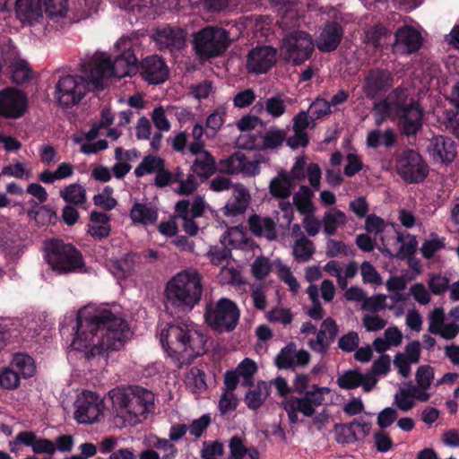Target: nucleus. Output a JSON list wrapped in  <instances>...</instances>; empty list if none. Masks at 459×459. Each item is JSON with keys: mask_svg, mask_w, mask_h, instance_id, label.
Wrapping results in <instances>:
<instances>
[{"mask_svg": "<svg viewBox=\"0 0 459 459\" xmlns=\"http://www.w3.org/2000/svg\"><path fill=\"white\" fill-rule=\"evenodd\" d=\"M59 331L62 336L74 335L73 349L84 351L91 359L107 351L120 350L128 338L129 325L108 309L93 314L80 310L75 316H65Z\"/></svg>", "mask_w": 459, "mask_h": 459, "instance_id": "f257e3e1", "label": "nucleus"}, {"mask_svg": "<svg viewBox=\"0 0 459 459\" xmlns=\"http://www.w3.org/2000/svg\"><path fill=\"white\" fill-rule=\"evenodd\" d=\"M373 109L381 116V120L386 117L396 120L401 134L408 137L415 136L422 128V107L401 86L392 90L384 100L376 102Z\"/></svg>", "mask_w": 459, "mask_h": 459, "instance_id": "f03ea898", "label": "nucleus"}, {"mask_svg": "<svg viewBox=\"0 0 459 459\" xmlns=\"http://www.w3.org/2000/svg\"><path fill=\"white\" fill-rule=\"evenodd\" d=\"M116 48L118 51L116 56V65L125 66L123 75L132 77L139 73L145 82L153 85L161 84L168 80L169 68L163 57L151 55L138 62L134 43L130 39H120Z\"/></svg>", "mask_w": 459, "mask_h": 459, "instance_id": "7ed1b4c3", "label": "nucleus"}, {"mask_svg": "<svg viewBox=\"0 0 459 459\" xmlns=\"http://www.w3.org/2000/svg\"><path fill=\"white\" fill-rule=\"evenodd\" d=\"M202 276L196 270H185L173 276L165 287L164 305L169 314H186L200 302Z\"/></svg>", "mask_w": 459, "mask_h": 459, "instance_id": "20e7f679", "label": "nucleus"}, {"mask_svg": "<svg viewBox=\"0 0 459 459\" xmlns=\"http://www.w3.org/2000/svg\"><path fill=\"white\" fill-rule=\"evenodd\" d=\"M160 341L171 357L183 352L197 357L205 352L206 337L189 320L177 319L168 323L160 332Z\"/></svg>", "mask_w": 459, "mask_h": 459, "instance_id": "39448f33", "label": "nucleus"}, {"mask_svg": "<svg viewBox=\"0 0 459 459\" xmlns=\"http://www.w3.org/2000/svg\"><path fill=\"white\" fill-rule=\"evenodd\" d=\"M118 413L126 417L130 425L140 423L154 409V394L140 385L117 387L109 392Z\"/></svg>", "mask_w": 459, "mask_h": 459, "instance_id": "423d86ee", "label": "nucleus"}, {"mask_svg": "<svg viewBox=\"0 0 459 459\" xmlns=\"http://www.w3.org/2000/svg\"><path fill=\"white\" fill-rule=\"evenodd\" d=\"M45 259L59 274L76 273L85 266L82 253L62 239L52 238L46 243Z\"/></svg>", "mask_w": 459, "mask_h": 459, "instance_id": "0eeeda50", "label": "nucleus"}, {"mask_svg": "<svg viewBox=\"0 0 459 459\" xmlns=\"http://www.w3.org/2000/svg\"><path fill=\"white\" fill-rule=\"evenodd\" d=\"M204 317L212 331L218 333H231L238 325L240 310L233 300L221 298L215 303L206 304Z\"/></svg>", "mask_w": 459, "mask_h": 459, "instance_id": "6e6552de", "label": "nucleus"}, {"mask_svg": "<svg viewBox=\"0 0 459 459\" xmlns=\"http://www.w3.org/2000/svg\"><path fill=\"white\" fill-rule=\"evenodd\" d=\"M397 174L407 184H419L429 176V166L415 150L405 149L395 156Z\"/></svg>", "mask_w": 459, "mask_h": 459, "instance_id": "1a4fd4ad", "label": "nucleus"}, {"mask_svg": "<svg viewBox=\"0 0 459 459\" xmlns=\"http://www.w3.org/2000/svg\"><path fill=\"white\" fill-rule=\"evenodd\" d=\"M228 32L218 27H205L195 35L194 47L201 57H215L228 48Z\"/></svg>", "mask_w": 459, "mask_h": 459, "instance_id": "9d476101", "label": "nucleus"}, {"mask_svg": "<svg viewBox=\"0 0 459 459\" xmlns=\"http://www.w3.org/2000/svg\"><path fill=\"white\" fill-rule=\"evenodd\" d=\"M284 58L294 65H299L308 60L315 49L312 36L303 30H293L282 40Z\"/></svg>", "mask_w": 459, "mask_h": 459, "instance_id": "9b49d317", "label": "nucleus"}, {"mask_svg": "<svg viewBox=\"0 0 459 459\" xmlns=\"http://www.w3.org/2000/svg\"><path fill=\"white\" fill-rule=\"evenodd\" d=\"M89 91V83L81 75L61 76L56 84L55 97L60 106L70 108L78 104Z\"/></svg>", "mask_w": 459, "mask_h": 459, "instance_id": "f8f14e48", "label": "nucleus"}, {"mask_svg": "<svg viewBox=\"0 0 459 459\" xmlns=\"http://www.w3.org/2000/svg\"><path fill=\"white\" fill-rule=\"evenodd\" d=\"M124 70L125 66H117L116 59L112 63L108 56H103L94 63H84L82 65V71L85 74L89 88L92 86L96 90H102L104 88L103 80L108 75L125 77L126 75L122 74Z\"/></svg>", "mask_w": 459, "mask_h": 459, "instance_id": "ddd939ff", "label": "nucleus"}, {"mask_svg": "<svg viewBox=\"0 0 459 459\" xmlns=\"http://www.w3.org/2000/svg\"><path fill=\"white\" fill-rule=\"evenodd\" d=\"M28 110L26 94L15 87L0 90V117L6 119H17Z\"/></svg>", "mask_w": 459, "mask_h": 459, "instance_id": "4468645a", "label": "nucleus"}, {"mask_svg": "<svg viewBox=\"0 0 459 459\" xmlns=\"http://www.w3.org/2000/svg\"><path fill=\"white\" fill-rule=\"evenodd\" d=\"M394 84V75L386 68L374 67L364 78L362 91L368 100H375L387 92Z\"/></svg>", "mask_w": 459, "mask_h": 459, "instance_id": "2eb2a0df", "label": "nucleus"}, {"mask_svg": "<svg viewBox=\"0 0 459 459\" xmlns=\"http://www.w3.org/2000/svg\"><path fill=\"white\" fill-rule=\"evenodd\" d=\"M74 419L79 423H93L102 413V400L91 391H83L74 403Z\"/></svg>", "mask_w": 459, "mask_h": 459, "instance_id": "dca6fc26", "label": "nucleus"}, {"mask_svg": "<svg viewBox=\"0 0 459 459\" xmlns=\"http://www.w3.org/2000/svg\"><path fill=\"white\" fill-rule=\"evenodd\" d=\"M186 37V31L182 28L167 25L157 28L152 39L160 51L173 54L185 48Z\"/></svg>", "mask_w": 459, "mask_h": 459, "instance_id": "f3484780", "label": "nucleus"}, {"mask_svg": "<svg viewBox=\"0 0 459 459\" xmlns=\"http://www.w3.org/2000/svg\"><path fill=\"white\" fill-rule=\"evenodd\" d=\"M20 446L31 447L35 455L47 454L53 455L56 451L54 441L38 437L35 432L30 430L19 432L15 437L9 442V447L12 453H17L20 450Z\"/></svg>", "mask_w": 459, "mask_h": 459, "instance_id": "a211bd4d", "label": "nucleus"}, {"mask_svg": "<svg viewBox=\"0 0 459 459\" xmlns=\"http://www.w3.org/2000/svg\"><path fill=\"white\" fill-rule=\"evenodd\" d=\"M277 52L270 46H257L247 56V69L250 74L267 73L276 63Z\"/></svg>", "mask_w": 459, "mask_h": 459, "instance_id": "6ab92c4d", "label": "nucleus"}, {"mask_svg": "<svg viewBox=\"0 0 459 459\" xmlns=\"http://www.w3.org/2000/svg\"><path fill=\"white\" fill-rule=\"evenodd\" d=\"M343 35L344 30L338 22L328 21L325 23L314 43L321 53L333 52L340 46Z\"/></svg>", "mask_w": 459, "mask_h": 459, "instance_id": "aec40b11", "label": "nucleus"}, {"mask_svg": "<svg viewBox=\"0 0 459 459\" xmlns=\"http://www.w3.org/2000/svg\"><path fill=\"white\" fill-rule=\"evenodd\" d=\"M310 361V354L305 350L296 351V344L290 342L274 359V364L279 369H294L297 366L305 367Z\"/></svg>", "mask_w": 459, "mask_h": 459, "instance_id": "412c9836", "label": "nucleus"}, {"mask_svg": "<svg viewBox=\"0 0 459 459\" xmlns=\"http://www.w3.org/2000/svg\"><path fill=\"white\" fill-rule=\"evenodd\" d=\"M394 48L403 53L417 52L422 46V37L420 31L410 25H404L395 31Z\"/></svg>", "mask_w": 459, "mask_h": 459, "instance_id": "4be33fe9", "label": "nucleus"}, {"mask_svg": "<svg viewBox=\"0 0 459 459\" xmlns=\"http://www.w3.org/2000/svg\"><path fill=\"white\" fill-rule=\"evenodd\" d=\"M429 151L435 160H440L446 164L453 162L457 154L455 142L443 135L431 140Z\"/></svg>", "mask_w": 459, "mask_h": 459, "instance_id": "5701e85b", "label": "nucleus"}, {"mask_svg": "<svg viewBox=\"0 0 459 459\" xmlns=\"http://www.w3.org/2000/svg\"><path fill=\"white\" fill-rule=\"evenodd\" d=\"M250 194L247 188L241 184L233 186L232 197L225 205L224 214L227 216H238L244 213L250 202Z\"/></svg>", "mask_w": 459, "mask_h": 459, "instance_id": "b1692460", "label": "nucleus"}, {"mask_svg": "<svg viewBox=\"0 0 459 459\" xmlns=\"http://www.w3.org/2000/svg\"><path fill=\"white\" fill-rule=\"evenodd\" d=\"M141 263V255L134 252H129L119 260L110 264L111 273L118 280H124L130 276Z\"/></svg>", "mask_w": 459, "mask_h": 459, "instance_id": "393cba45", "label": "nucleus"}, {"mask_svg": "<svg viewBox=\"0 0 459 459\" xmlns=\"http://www.w3.org/2000/svg\"><path fill=\"white\" fill-rule=\"evenodd\" d=\"M15 10L19 19L32 23L42 18V0H16Z\"/></svg>", "mask_w": 459, "mask_h": 459, "instance_id": "a878e982", "label": "nucleus"}, {"mask_svg": "<svg viewBox=\"0 0 459 459\" xmlns=\"http://www.w3.org/2000/svg\"><path fill=\"white\" fill-rule=\"evenodd\" d=\"M191 170L201 181L207 180L217 171L216 160L209 152H203L194 160Z\"/></svg>", "mask_w": 459, "mask_h": 459, "instance_id": "bb28decb", "label": "nucleus"}, {"mask_svg": "<svg viewBox=\"0 0 459 459\" xmlns=\"http://www.w3.org/2000/svg\"><path fill=\"white\" fill-rule=\"evenodd\" d=\"M130 218L135 224L152 225L158 220V211L151 204L134 203L130 210Z\"/></svg>", "mask_w": 459, "mask_h": 459, "instance_id": "cd10ccee", "label": "nucleus"}, {"mask_svg": "<svg viewBox=\"0 0 459 459\" xmlns=\"http://www.w3.org/2000/svg\"><path fill=\"white\" fill-rule=\"evenodd\" d=\"M292 187L290 176L284 170H281L277 177L270 181L269 192L273 197L284 200L291 195Z\"/></svg>", "mask_w": 459, "mask_h": 459, "instance_id": "c85d7f7f", "label": "nucleus"}, {"mask_svg": "<svg viewBox=\"0 0 459 459\" xmlns=\"http://www.w3.org/2000/svg\"><path fill=\"white\" fill-rule=\"evenodd\" d=\"M269 395L267 384L261 381L254 389H249L245 395V403L251 410H257L262 406Z\"/></svg>", "mask_w": 459, "mask_h": 459, "instance_id": "c756f323", "label": "nucleus"}, {"mask_svg": "<svg viewBox=\"0 0 459 459\" xmlns=\"http://www.w3.org/2000/svg\"><path fill=\"white\" fill-rule=\"evenodd\" d=\"M314 194L307 186H300L299 191L293 195V204L299 212L304 215L312 214L314 212V205L312 198Z\"/></svg>", "mask_w": 459, "mask_h": 459, "instance_id": "7c9ffc66", "label": "nucleus"}, {"mask_svg": "<svg viewBox=\"0 0 459 459\" xmlns=\"http://www.w3.org/2000/svg\"><path fill=\"white\" fill-rule=\"evenodd\" d=\"M62 199L69 204L81 206L87 201L86 189L80 184H71L60 191Z\"/></svg>", "mask_w": 459, "mask_h": 459, "instance_id": "2f4dec72", "label": "nucleus"}, {"mask_svg": "<svg viewBox=\"0 0 459 459\" xmlns=\"http://www.w3.org/2000/svg\"><path fill=\"white\" fill-rule=\"evenodd\" d=\"M11 367L23 378L31 377L36 371L34 359L23 353H17L13 356Z\"/></svg>", "mask_w": 459, "mask_h": 459, "instance_id": "473e14b6", "label": "nucleus"}, {"mask_svg": "<svg viewBox=\"0 0 459 459\" xmlns=\"http://www.w3.org/2000/svg\"><path fill=\"white\" fill-rule=\"evenodd\" d=\"M11 80L16 84H22L30 81L31 69L29 64L23 59H15L9 65Z\"/></svg>", "mask_w": 459, "mask_h": 459, "instance_id": "72a5a7b5", "label": "nucleus"}, {"mask_svg": "<svg viewBox=\"0 0 459 459\" xmlns=\"http://www.w3.org/2000/svg\"><path fill=\"white\" fill-rule=\"evenodd\" d=\"M163 166H165V160L163 158L149 154L135 168L134 175L136 178H142L144 175L156 173Z\"/></svg>", "mask_w": 459, "mask_h": 459, "instance_id": "f704fd0d", "label": "nucleus"}, {"mask_svg": "<svg viewBox=\"0 0 459 459\" xmlns=\"http://www.w3.org/2000/svg\"><path fill=\"white\" fill-rule=\"evenodd\" d=\"M449 101L454 108L446 112V117L450 122L454 135L459 138V81L453 86Z\"/></svg>", "mask_w": 459, "mask_h": 459, "instance_id": "c9c22d12", "label": "nucleus"}, {"mask_svg": "<svg viewBox=\"0 0 459 459\" xmlns=\"http://www.w3.org/2000/svg\"><path fill=\"white\" fill-rule=\"evenodd\" d=\"M346 223V215L341 210L326 212L323 217L324 233L327 236H333L339 226Z\"/></svg>", "mask_w": 459, "mask_h": 459, "instance_id": "e433bc0d", "label": "nucleus"}, {"mask_svg": "<svg viewBox=\"0 0 459 459\" xmlns=\"http://www.w3.org/2000/svg\"><path fill=\"white\" fill-rule=\"evenodd\" d=\"M27 214L30 220H34L39 225H48L56 219V214L53 209L47 205L39 206L37 203H34Z\"/></svg>", "mask_w": 459, "mask_h": 459, "instance_id": "4c0bfd02", "label": "nucleus"}, {"mask_svg": "<svg viewBox=\"0 0 459 459\" xmlns=\"http://www.w3.org/2000/svg\"><path fill=\"white\" fill-rule=\"evenodd\" d=\"M315 253L314 243L305 235L295 241L293 255L298 262H307Z\"/></svg>", "mask_w": 459, "mask_h": 459, "instance_id": "58836bf2", "label": "nucleus"}, {"mask_svg": "<svg viewBox=\"0 0 459 459\" xmlns=\"http://www.w3.org/2000/svg\"><path fill=\"white\" fill-rule=\"evenodd\" d=\"M336 442L341 445L353 444L358 440L357 433L351 421L349 423H339L334 425Z\"/></svg>", "mask_w": 459, "mask_h": 459, "instance_id": "ea45409f", "label": "nucleus"}, {"mask_svg": "<svg viewBox=\"0 0 459 459\" xmlns=\"http://www.w3.org/2000/svg\"><path fill=\"white\" fill-rule=\"evenodd\" d=\"M227 117V108L224 106L216 108L206 118L205 126L207 132L215 135L223 126Z\"/></svg>", "mask_w": 459, "mask_h": 459, "instance_id": "a19ab883", "label": "nucleus"}, {"mask_svg": "<svg viewBox=\"0 0 459 459\" xmlns=\"http://www.w3.org/2000/svg\"><path fill=\"white\" fill-rule=\"evenodd\" d=\"M237 373L239 377H243L242 385L253 386V377L257 371V366L251 359H244L236 368Z\"/></svg>", "mask_w": 459, "mask_h": 459, "instance_id": "79ce46f5", "label": "nucleus"}, {"mask_svg": "<svg viewBox=\"0 0 459 459\" xmlns=\"http://www.w3.org/2000/svg\"><path fill=\"white\" fill-rule=\"evenodd\" d=\"M337 385L344 390L355 389L361 385V373L359 369H349L337 378Z\"/></svg>", "mask_w": 459, "mask_h": 459, "instance_id": "37998d69", "label": "nucleus"}, {"mask_svg": "<svg viewBox=\"0 0 459 459\" xmlns=\"http://www.w3.org/2000/svg\"><path fill=\"white\" fill-rule=\"evenodd\" d=\"M396 240L397 242L402 243V245L398 252L394 255L395 257L400 260H404L414 255L418 245L414 236H409V240L407 242H403V237L402 235H398ZM385 252H386L389 256H394V255L388 249H386Z\"/></svg>", "mask_w": 459, "mask_h": 459, "instance_id": "c03bdc74", "label": "nucleus"}, {"mask_svg": "<svg viewBox=\"0 0 459 459\" xmlns=\"http://www.w3.org/2000/svg\"><path fill=\"white\" fill-rule=\"evenodd\" d=\"M243 153L237 152L225 160L219 162V170L224 174H235L239 172V169L243 167Z\"/></svg>", "mask_w": 459, "mask_h": 459, "instance_id": "a18cd8bd", "label": "nucleus"}, {"mask_svg": "<svg viewBox=\"0 0 459 459\" xmlns=\"http://www.w3.org/2000/svg\"><path fill=\"white\" fill-rule=\"evenodd\" d=\"M13 323L10 319H0V351L11 342L13 339H17L20 333L12 328Z\"/></svg>", "mask_w": 459, "mask_h": 459, "instance_id": "49530a36", "label": "nucleus"}, {"mask_svg": "<svg viewBox=\"0 0 459 459\" xmlns=\"http://www.w3.org/2000/svg\"><path fill=\"white\" fill-rule=\"evenodd\" d=\"M21 376L11 366L0 372V386L7 390H14L20 385Z\"/></svg>", "mask_w": 459, "mask_h": 459, "instance_id": "de8ad7c7", "label": "nucleus"}, {"mask_svg": "<svg viewBox=\"0 0 459 459\" xmlns=\"http://www.w3.org/2000/svg\"><path fill=\"white\" fill-rule=\"evenodd\" d=\"M42 4L45 6L46 13L50 18L64 17L66 14V0H42Z\"/></svg>", "mask_w": 459, "mask_h": 459, "instance_id": "09e8293b", "label": "nucleus"}, {"mask_svg": "<svg viewBox=\"0 0 459 459\" xmlns=\"http://www.w3.org/2000/svg\"><path fill=\"white\" fill-rule=\"evenodd\" d=\"M213 265H221L224 261L231 257V249L223 243L221 246H212L207 254Z\"/></svg>", "mask_w": 459, "mask_h": 459, "instance_id": "8fccbe9b", "label": "nucleus"}, {"mask_svg": "<svg viewBox=\"0 0 459 459\" xmlns=\"http://www.w3.org/2000/svg\"><path fill=\"white\" fill-rule=\"evenodd\" d=\"M428 286L432 294L440 296L449 289V279L446 276L435 273L430 276Z\"/></svg>", "mask_w": 459, "mask_h": 459, "instance_id": "3c124183", "label": "nucleus"}, {"mask_svg": "<svg viewBox=\"0 0 459 459\" xmlns=\"http://www.w3.org/2000/svg\"><path fill=\"white\" fill-rule=\"evenodd\" d=\"M287 402L293 406L298 412L302 413L306 417H312L316 412V408L305 395L303 397L290 396Z\"/></svg>", "mask_w": 459, "mask_h": 459, "instance_id": "603ef678", "label": "nucleus"}, {"mask_svg": "<svg viewBox=\"0 0 459 459\" xmlns=\"http://www.w3.org/2000/svg\"><path fill=\"white\" fill-rule=\"evenodd\" d=\"M284 140V130H270L263 137V147L264 149H276L282 144Z\"/></svg>", "mask_w": 459, "mask_h": 459, "instance_id": "864d4df0", "label": "nucleus"}, {"mask_svg": "<svg viewBox=\"0 0 459 459\" xmlns=\"http://www.w3.org/2000/svg\"><path fill=\"white\" fill-rule=\"evenodd\" d=\"M264 108L273 117L282 116L286 111V105L281 96H273L265 100Z\"/></svg>", "mask_w": 459, "mask_h": 459, "instance_id": "5fc2aeb1", "label": "nucleus"}, {"mask_svg": "<svg viewBox=\"0 0 459 459\" xmlns=\"http://www.w3.org/2000/svg\"><path fill=\"white\" fill-rule=\"evenodd\" d=\"M385 299L386 296L384 294H377L369 298L366 297L364 302H362L361 309L377 313L386 307Z\"/></svg>", "mask_w": 459, "mask_h": 459, "instance_id": "6e6d98bb", "label": "nucleus"}, {"mask_svg": "<svg viewBox=\"0 0 459 459\" xmlns=\"http://www.w3.org/2000/svg\"><path fill=\"white\" fill-rule=\"evenodd\" d=\"M310 119L312 121L322 118L331 113V107L327 100L317 99L309 107Z\"/></svg>", "mask_w": 459, "mask_h": 459, "instance_id": "4d7b16f0", "label": "nucleus"}, {"mask_svg": "<svg viewBox=\"0 0 459 459\" xmlns=\"http://www.w3.org/2000/svg\"><path fill=\"white\" fill-rule=\"evenodd\" d=\"M359 343V337L357 332L351 331L342 335L338 340V347L345 352L356 351Z\"/></svg>", "mask_w": 459, "mask_h": 459, "instance_id": "13d9d810", "label": "nucleus"}, {"mask_svg": "<svg viewBox=\"0 0 459 459\" xmlns=\"http://www.w3.org/2000/svg\"><path fill=\"white\" fill-rule=\"evenodd\" d=\"M326 255L328 257H336L340 254L344 255H354V250L348 248V246L342 241L329 238L326 247Z\"/></svg>", "mask_w": 459, "mask_h": 459, "instance_id": "bf43d9fd", "label": "nucleus"}, {"mask_svg": "<svg viewBox=\"0 0 459 459\" xmlns=\"http://www.w3.org/2000/svg\"><path fill=\"white\" fill-rule=\"evenodd\" d=\"M434 369L429 365L420 366L415 374V380L420 387L429 388L434 379Z\"/></svg>", "mask_w": 459, "mask_h": 459, "instance_id": "052dcab7", "label": "nucleus"}, {"mask_svg": "<svg viewBox=\"0 0 459 459\" xmlns=\"http://www.w3.org/2000/svg\"><path fill=\"white\" fill-rule=\"evenodd\" d=\"M179 175H174L165 166L160 169L154 178V185L159 188H164L172 183L179 181Z\"/></svg>", "mask_w": 459, "mask_h": 459, "instance_id": "680f3d73", "label": "nucleus"}, {"mask_svg": "<svg viewBox=\"0 0 459 459\" xmlns=\"http://www.w3.org/2000/svg\"><path fill=\"white\" fill-rule=\"evenodd\" d=\"M360 273L365 283L380 284L382 281L380 274L376 268L368 261L360 265Z\"/></svg>", "mask_w": 459, "mask_h": 459, "instance_id": "e2e57ef3", "label": "nucleus"}, {"mask_svg": "<svg viewBox=\"0 0 459 459\" xmlns=\"http://www.w3.org/2000/svg\"><path fill=\"white\" fill-rule=\"evenodd\" d=\"M347 164L344 167L343 173L345 176L351 178L363 169V162L360 157L356 153H348L346 155Z\"/></svg>", "mask_w": 459, "mask_h": 459, "instance_id": "0e129e2a", "label": "nucleus"}, {"mask_svg": "<svg viewBox=\"0 0 459 459\" xmlns=\"http://www.w3.org/2000/svg\"><path fill=\"white\" fill-rule=\"evenodd\" d=\"M229 447L232 459H243L248 455L247 449L245 446L242 438L235 435L229 441Z\"/></svg>", "mask_w": 459, "mask_h": 459, "instance_id": "69168bd1", "label": "nucleus"}, {"mask_svg": "<svg viewBox=\"0 0 459 459\" xmlns=\"http://www.w3.org/2000/svg\"><path fill=\"white\" fill-rule=\"evenodd\" d=\"M267 319L273 323H281L284 325H290L293 320V315L288 308H273L268 315Z\"/></svg>", "mask_w": 459, "mask_h": 459, "instance_id": "338daca9", "label": "nucleus"}, {"mask_svg": "<svg viewBox=\"0 0 459 459\" xmlns=\"http://www.w3.org/2000/svg\"><path fill=\"white\" fill-rule=\"evenodd\" d=\"M375 447L377 452L385 453L394 446V441L388 433L379 430L374 434Z\"/></svg>", "mask_w": 459, "mask_h": 459, "instance_id": "774afa93", "label": "nucleus"}]
</instances>
